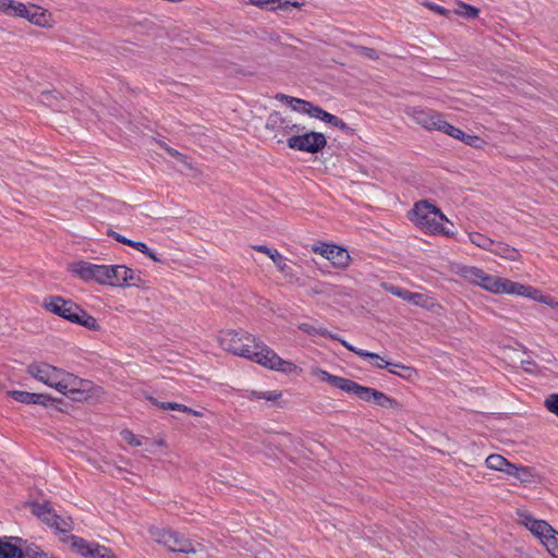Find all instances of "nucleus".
Wrapping results in <instances>:
<instances>
[{"mask_svg":"<svg viewBox=\"0 0 558 558\" xmlns=\"http://www.w3.org/2000/svg\"><path fill=\"white\" fill-rule=\"evenodd\" d=\"M220 345L228 352L254 361L269 369L287 372L292 363L282 360L274 350L245 332L229 329L221 331Z\"/></svg>","mask_w":558,"mask_h":558,"instance_id":"1","label":"nucleus"},{"mask_svg":"<svg viewBox=\"0 0 558 558\" xmlns=\"http://www.w3.org/2000/svg\"><path fill=\"white\" fill-rule=\"evenodd\" d=\"M44 306L47 311L92 331H99L101 326L97 319L72 300L60 295H50L45 299Z\"/></svg>","mask_w":558,"mask_h":558,"instance_id":"2","label":"nucleus"},{"mask_svg":"<svg viewBox=\"0 0 558 558\" xmlns=\"http://www.w3.org/2000/svg\"><path fill=\"white\" fill-rule=\"evenodd\" d=\"M411 215L410 219L429 234H437V231H441V221L448 222L442 211L426 199L415 203Z\"/></svg>","mask_w":558,"mask_h":558,"instance_id":"3","label":"nucleus"},{"mask_svg":"<svg viewBox=\"0 0 558 558\" xmlns=\"http://www.w3.org/2000/svg\"><path fill=\"white\" fill-rule=\"evenodd\" d=\"M27 374L38 381L54 388L57 391H63L66 384L72 386L70 380H75L74 375L48 363H32L27 366Z\"/></svg>","mask_w":558,"mask_h":558,"instance_id":"4","label":"nucleus"},{"mask_svg":"<svg viewBox=\"0 0 558 558\" xmlns=\"http://www.w3.org/2000/svg\"><path fill=\"white\" fill-rule=\"evenodd\" d=\"M149 535L156 543L165 546L170 551L181 554L197 553L191 539L171 529L151 527L149 529Z\"/></svg>","mask_w":558,"mask_h":558,"instance_id":"5","label":"nucleus"},{"mask_svg":"<svg viewBox=\"0 0 558 558\" xmlns=\"http://www.w3.org/2000/svg\"><path fill=\"white\" fill-rule=\"evenodd\" d=\"M320 379L330 384L333 387H337L348 393L355 395L359 399L367 402L373 401V397L375 395L374 388L362 386L351 379L331 375L326 371H319Z\"/></svg>","mask_w":558,"mask_h":558,"instance_id":"6","label":"nucleus"},{"mask_svg":"<svg viewBox=\"0 0 558 558\" xmlns=\"http://www.w3.org/2000/svg\"><path fill=\"white\" fill-rule=\"evenodd\" d=\"M287 145L293 150L317 154L326 147L327 141L323 133L310 131L288 137Z\"/></svg>","mask_w":558,"mask_h":558,"instance_id":"7","label":"nucleus"},{"mask_svg":"<svg viewBox=\"0 0 558 558\" xmlns=\"http://www.w3.org/2000/svg\"><path fill=\"white\" fill-rule=\"evenodd\" d=\"M60 541L62 543H70L72 549L84 558H117L109 548L97 543H89L76 535H68L61 537Z\"/></svg>","mask_w":558,"mask_h":558,"instance_id":"8","label":"nucleus"},{"mask_svg":"<svg viewBox=\"0 0 558 558\" xmlns=\"http://www.w3.org/2000/svg\"><path fill=\"white\" fill-rule=\"evenodd\" d=\"M71 271L83 281H95L99 284H107L108 265H97L89 262L80 260L73 263L70 267Z\"/></svg>","mask_w":558,"mask_h":558,"instance_id":"9","label":"nucleus"},{"mask_svg":"<svg viewBox=\"0 0 558 558\" xmlns=\"http://www.w3.org/2000/svg\"><path fill=\"white\" fill-rule=\"evenodd\" d=\"M276 99L284 101L291 106L294 111L308 114L310 117L316 118L324 122H327L331 116V113L325 111L323 108L315 106L313 102L304 99L295 98L284 94H277Z\"/></svg>","mask_w":558,"mask_h":558,"instance_id":"10","label":"nucleus"},{"mask_svg":"<svg viewBox=\"0 0 558 558\" xmlns=\"http://www.w3.org/2000/svg\"><path fill=\"white\" fill-rule=\"evenodd\" d=\"M412 118L422 128L428 131H440L444 133L447 121L444 120V116L433 109L427 108H414L412 110Z\"/></svg>","mask_w":558,"mask_h":558,"instance_id":"11","label":"nucleus"},{"mask_svg":"<svg viewBox=\"0 0 558 558\" xmlns=\"http://www.w3.org/2000/svg\"><path fill=\"white\" fill-rule=\"evenodd\" d=\"M313 251L319 253L338 268H344L349 265L350 255L348 251L338 245L324 243L320 246H314Z\"/></svg>","mask_w":558,"mask_h":558,"instance_id":"12","label":"nucleus"},{"mask_svg":"<svg viewBox=\"0 0 558 558\" xmlns=\"http://www.w3.org/2000/svg\"><path fill=\"white\" fill-rule=\"evenodd\" d=\"M518 515L519 522L542 541L548 536V533H555V530L546 521L534 519L527 511H519Z\"/></svg>","mask_w":558,"mask_h":558,"instance_id":"13","label":"nucleus"},{"mask_svg":"<svg viewBox=\"0 0 558 558\" xmlns=\"http://www.w3.org/2000/svg\"><path fill=\"white\" fill-rule=\"evenodd\" d=\"M75 380L68 379L69 383H71L70 386L66 384V388L63 389V391H60V393L64 396H69L73 401H84L89 398V391L92 388V383L89 380L82 379L74 375Z\"/></svg>","mask_w":558,"mask_h":558,"instance_id":"14","label":"nucleus"},{"mask_svg":"<svg viewBox=\"0 0 558 558\" xmlns=\"http://www.w3.org/2000/svg\"><path fill=\"white\" fill-rule=\"evenodd\" d=\"M8 396L13 398L15 401L24 403V404H41L45 407L52 405L57 399L52 398L49 395L45 393H34L22 390H10L8 391Z\"/></svg>","mask_w":558,"mask_h":558,"instance_id":"15","label":"nucleus"},{"mask_svg":"<svg viewBox=\"0 0 558 558\" xmlns=\"http://www.w3.org/2000/svg\"><path fill=\"white\" fill-rule=\"evenodd\" d=\"M375 361V366L378 368H386L389 373L397 375L401 378L412 380L417 376V372L414 367L405 366L399 363H391L385 361L381 356Z\"/></svg>","mask_w":558,"mask_h":558,"instance_id":"16","label":"nucleus"},{"mask_svg":"<svg viewBox=\"0 0 558 558\" xmlns=\"http://www.w3.org/2000/svg\"><path fill=\"white\" fill-rule=\"evenodd\" d=\"M384 288L387 292L396 295L404 301L410 302L411 304L417 306H426V296L422 293L411 292L404 288L395 286V284H384Z\"/></svg>","mask_w":558,"mask_h":558,"instance_id":"17","label":"nucleus"},{"mask_svg":"<svg viewBox=\"0 0 558 558\" xmlns=\"http://www.w3.org/2000/svg\"><path fill=\"white\" fill-rule=\"evenodd\" d=\"M253 248L257 252L264 253L271 258L276 267L289 278L293 277V269L286 263V258L275 248H269L266 245H254Z\"/></svg>","mask_w":558,"mask_h":558,"instance_id":"18","label":"nucleus"},{"mask_svg":"<svg viewBox=\"0 0 558 558\" xmlns=\"http://www.w3.org/2000/svg\"><path fill=\"white\" fill-rule=\"evenodd\" d=\"M266 129L274 132L275 136L289 134V120L278 111L271 112L266 120Z\"/></svg>","mask_w":558,"mask_h":558,"instance_id":"19","label":"nucleus"},{"mask_svg":"<svg viewBox=\"0 0 558 558\" xmlns=\"http://www.w3.org/2000/svg\"><path fill=\"white\" fill-rule=\"evenodd\" d=\"M31 511L34 515H36L49 527L52 526L53 522L57 520V517L59 515L56 513V511L52 509L49 502H32Z\"/></svg>","mask_w":558,"mask_h":558,"instance_id":"20","label":"nucleus"},{"mask_svg":"<svg viewBox=\"0 0 558 558\" xmlns=\"http://www.w3.org/2000/svg\"><path fill=\"white\" fill-rule=\"evenodd\" d=\"M22 542L20 537H0V558H24V548L11 541Z\"/></svg>","mask_w":558,"mask_h":558,"instance_id":"21","label":"nucleus"},{"mask_svg":"<svg viewBox=\"0 0 558 558\" xmlns=\"http://www.w3.org/2000/svg\"><path fill=\"white\" fill-rule=\"evenodd\" d=\"M444 133L453 138L460 140L464 144L475 148H480L484 144V141L481 137L476 135L466 134L462 130L451 125L450 123H447Z\"/></svg>","mask_w":558,"mask_h":558,"instance_id":"22","label":"nucleus"},{"mask_svg":"<svg viewBox=\"0 0 558 558\" xmlns=\"http://www.w3.org/2000/svg\"><path fill=\"white\" fill-rule=\"evenodd\" d=\"M41 101L57 111H63L68 108L65 98L57 90L43 92Z\"/></svg>","mask_w":558,"mask_h":558,"instance_id":"23","label":"nucleus"},{"mask_svg":"<svg viewBox=\"0 0 558 558\" xmlns=\"http://www.w3.org/2000/svg\"><path fill=\"white\" fill-rule=\"evenodd\" d=\"M250 4L265 8L270 5L271 10H289V8H301L302 3L291 0H247Z\"/></svg>","mask_w":558,"mask_h":558,"instance_id":"24","label":"nucleus"},{"mask_svg":"<svg viewBox=\"0 0 558 558\" xmlns=\"http://www.w3.org/2000/svg\"><path fill=\"white\" fill-rule=\"evenodd\" d=\"M148 400L150 403L161 410H173V411H180L183 413H187L194 416H202V413L199 411H196L192 408H189L184 404L178 403V402H162L158 401L157 399L153 397H148Z\"/></svg>","mask_w":558,"mask_h":558,"instance_id":"25","label":"nucleus"},{"mask_svg":"<svg viewBox=\"0 0 558 558\" xmlns=\"http://www.w3.org/2000/svg\"><path fill=\"white\" fill-rule=\"evenodd\" d=\"M7 14L11 16L25 17L32 23L40 25V21L35 19L36 14H31V11L26 8V5L21 2H15L12 0V9H9Z\"/></svg>","mask_w":558,"mask_h":558,"instance_id":"26","label":"nucleus"},{"mask_svg":"<svg viewBox=\"0 0 558 558\" xmlns=\"http://www.w3.org/2000/svg\"><path fill=\"white\" fill-rule=\"evenodd\" d=\"M505 279L485 274L481 287L493 293H502Z\"/></svg>","mask_w":558,"mask_h":558,"instance_id":"27","label":"nucleus"},{"mask_svg":"<svg viewBox=\"0 0 558 558\" xmlns=\"http://www.w3.org/2000/svg\"><path fill=\"white\" fill-rule=\"evenodd\" d=\"M374 404L386 408V409H393L399 411L401 409V404L393 398L388 397L381 391L375 390V395L373 397Z\"/></svg>","mask_w":558,"mask_h":558,"instance_id":"28","label":"nucleus"},{"mask_svg":"<svg viewBox=\"0 0 558 558\" xmlns=\"http://www.w3.org/2000/svg\"><path fill=\"white\" fill-rule=\"evenodd\" d=\"M501 472L512 475L520 481H525L530 475V471L526 466H518L506 459Z\"/></svg>","mask_w":558,"mask_h":558,"instance_id":"29","label":"nucleus"},{"mask_svg":"<svg viewBox=\"0 0 558 558\" xmlns=\"http://www.w3.org/2000/svg\"><path fill=\"white\" fill-rule=\"evenodd\" d=\"M125 274L124 265H108V286L122 287V278Z\"/></svg>","mask_w":558,"mask_h":558,"instance_id":"30","label":"nucleus"},{"mask_svg":"<svg viewBox=\"0 0 558 558\" xmlns=\"http://www.w3.org/2000/svg\"><path fill=\"white\" fill-rule=\"evenodd\" d=\"M495 254L508 258L510 260H515L518 258V251L513 247H510L507 244L504 243H497L493 246V250H490Z\"/></svg>","mask_w":558,"mask_h":558,"instance_id":"31","label":"nucleus"},{"mask_svg":"<svg viewBox=\"0 0 558 558\" xmlns=\"http://www.w3.org/2000/svg\"><path fill=\"white\" fill-rule=\"evenodd\" d=\"M485 271L477 267H465L462 270V276L470 282L481 286L485 276Z\"/></svg>","mask_w":558,"mask_h":558,"instance_id":"32","label":"nucleus"},{"mask_svg":"<svg viewBox=\"0 0 558 558\" xmlns=\"http://www.w3.org/2000/svg\"><path fill=\"white\" fill-rule=\"evenodd\" d=\"M51 529H54L57 532L61 534H64L63 537H65L68 536L66 533L73 530V521L70 517L58 515Z\"/></svg>","mask_w":558,"mask_h":558,"instance_id":"33","label":"nucleus"},{"mask_svg":"<svg viewBox=\"0 0 558 558\" xmlns=\"http://www.w3.org/2000/svg\"><path fill=\"white\" fill-rule=\"evenodd\" d=\"M299 329L302 330L304 333H307L310 336H323V337H330L331 339H338L336 336H332L328 330L316 327L314 325L303 323L299 326Z\"/></svg>","mask_w":558,"mask_h":558,"instance_id":"34","label":"nucleus"},{"mask_svg":"<svg viewBox=\"0 0 558 558\" xmlns=\"http://www.w3.org/2000/svg\"><path fill=\"white\" fill-rule=\"evenodd\" d=\"M470 240L476 246L482 247L487 251L493 250V246L495 245L493 240H490L486 235L478 233V232L470 233Z\"/></svg>","mask_w":558,"mask_h":558,"instance_id":"35","label":"nucleus"},{"mask_svg":"<svg viewBox=\"0 0 558 558\" xmlns=\"http://www.w3.org/2000/svg\"><path fill=\"white\" fill-rule=\"evenodd\" d=\"M456 13L466 19H476L480 10L471 4L460 2L456 9Z\"/></svg>","mask_w":558,"mask_h":558,"instance_id":"36","label":"nucleus"},{"mask_svg":"<svg viewBox=\"0 0 558 558\" xmlns=\"http://www.w3.org/2000/svg\"><path fill=\"white\" fill-rule=\"evenodd\" d=\"M504 286H505V290H502V293L523 295V296H524V294L526 292V288H527V286H524V284H521L518 282H513L509 279H505Z\"/></svg>","mask_w":558,"mask_h":558,"instance_id":"37","label":"nucleus"},{"mask_svg":"<svg viewBox=\"0 0 558 558\" xmlns=\"http://www.w3.org/2000/svg\"><path fill=\"white\" fill-rule=\"evenodd\" d=\"M24 558H56L48 553L43 551L38 546L32 544L24 548Z\"/></svg>","mask_w":558,"mask_h":558,"instance_id":"38","label":"nucleus"},{"mask_svg":"<svg viewBox=\"0 0 558 558\" xmlns=\"http://www.w3.org/2000/svg\"><path fill=\"white\" fill-rule=\"evenodd\" d=\"M342 345L348 349L351 352H354L356 355L363 357V359H371V360H378L380 356L377 353L368 352L366 350L357 349L353 347L352 344L348 343L344 340H340Z\"/></svg>","mask_w":558,"mask_h":558,"instance_id":"39","label":"nucleus"},{"mask_svg":"<svg viewBox=\"0 0 558 558\" xmlns=\"http://www.w3.org/2000/svg\"><path fill=\"white\" fill-rule=\"evenodd\" d=\"M505 461L506 458L500 454H490L486 458L485 464L488 469L501 472Z\"/></svg>","mask_w":558,"mask_h":558,"instance_id":"40","label":"nucleus"},{"mask_svg":"<svg viewBox=\"0 0 558 558\" xmlns=\"http://www.w3.org/2000/svg\"><path fill=\"white\" fill-rule=\"evenodd\" d=\"M542 543L549 553L553 555L558 554V532L555 531V533H548V536H545Z\"/></svg>","mask_w":558,"mask_h":558,"instance_id":"41","label":"nucleus"},{"mask_svg":"<svg viewBox=\"0 0 558 558\" xmlns=\"http://www.w3.org/2000/svg\"><path fill=\"white\" fill-rule=\"evenodd\" d=\"M125 274H123L122 286H138L141 281L140 276L135 271L124 265Z\"/></svg>","mask_w":558,"mask_h":558,"instance_id":"42","label":"nucleus"},{"mask_svg":"<svg viewBox=\"0 0 558 558\" xmlns=\"http://www.w3.org/2000/svg\"><path fill=\"white\" fill-rule=\"evenodd\" d=\"M355 50H356L357 54L368 58L371 60H377L379 58L378 52L374 48L356 46Z\"/></svg>","mask_w":558,"mask_h":558,"instance_id":"43","label":"nucleus"},{"mask_svg":"<svg viewBox=\"0 0 558 558\" xmlns=\"http://www.w3.org/2000/svg\"><path fill=\"white\" fill-rule=\"evenodd\" d=\"M545 407L547 410L556 415H558V393H551L545 400Z\"/></svg>","mask_w":558,"mask_h":558,"instance_id":"44","label":"nucleus"},{"mask_svg":"<svg viewBox=\"0 0 558 558\" xmlns=\"http://www.w3.org/2000/svg\"><path fill=\"white\" fill-rule=\"evenodd\" d=\"M326 123L331 124L332 126H336L342 131L350 132L351 128L339 117L331 114L330 119Z\"/></svg>","mask_w":558,"mask_h":558,"instance_id":"45","label":"nucleus"},{"mask_svg":"<svg viewBox=\"0 0 558 558\" xmlns=\"http://www.w3.org/2000/svg\"><path fill=\"white\" fill-rule=\"evenodd\" d=\"M122 437L130 445H133V446H136V447L142 445L141 440L137 439L135 437V435L132 432H130V430H123L122 432Z\"/></svg>","mask_w":558,"mask_h":558,"instance_id":"46","label":"nucleus"},{"mask_svg":"<svg viewBox=\"0 0 558 558\" xmlns=\"http://www.w3.org/2000/svg\"><path fill=\"white\" fill-rule=\"evenodd\" d=\"M282 396L281 391L271 390L263 392L262 399L275 402Z\"/></svg>","mask_w":558,"mask_h":558,"instance_id":"47","label":"nucleus"},{"mask_svg":"<svg viewBox=\"0 0 558 558\" xmlns=\"http://www.w3.org/2000/svg\"><path fill=\"white\" fill-rule=\"evenodd\" d=\"M425 5L430 11H434V12L440 14V15H446L447 12H448L444 7H441V5L437 4V3H434V2H426Z\"/></svg>","mask_w":558,"mask_h":558,"instance_id":"48","label":"nucleus"},{"mask_svg":"<svg viewBox=\"0 0 558 558\" xmlns=\"http://www.w3.org/2000/svg\"><path fill=\"white\" fill-rule=\"evenodd\" d=\"M108 235L112 236L116 241H118V242H120L122 244H125V245H129L130 242H131L130 239L121 235L120 233H118V232H116V231H113L111 229L108 231Z\"/></svg>","mask_w":558,"mask_h":558,"instance_id":"49","label":"nucleus"},{"mask_svg":"<svg viewBox=\"0 0 558 558\" xmlns=\"http://www.w3.org/2000/svg\"><path fill=\"white\" fill-rule=\"evenodd\" d=\"M129 246L137 250L141 253H148V246L144 242L131 240Z\"/></svg>","mask_w":558,"mask_h":558,"instance_id":"50","label":"nucleus"},{"mask_svg":"<svg viewBox=\"0 0 558 558\" xmlns=\"http://www.w3.org/2000/svg\"><path fill=\"white\" fill-rule=\"evenodd\" d=\"M166 150H167V153H168L171 157H173V158L178 159V160H179V161H181V162H185V158H186V157H185V155L181 154V153H180V151H178L177 149H174V148H172V147L167 146V147H166Z\"/></svg>","mask_w":558,"mask_h":558,"instance_id":"51","label":"nucleus"},{"mask_svg":"<svg viewBox=\"0 0 558 558\" xmlns=\"http://www.w3.org/2000/svg\"><path fill=\"white\" fill-rule=\"evenodd\" d=\"M522 367L527 373H534L536 367H537V365L532 360H524V361H522Z\"/></svg>","mask_w":558,"mask_h":558,"instance_id":"52","label":"nucleus"},{"mask_svg":"<svg viewBox=\"0 0 558 558\" xmlns=\"http://www.w3.org/2000/svg\"><path fill=\"white\" fill-rule=\"evenodd\" d=\"M539 294L541 292L537 289L527 286L524 296L537 301Z\"/></svg>","mask_w":558,"mask_h":558,"instance_id":"53","label":"nucleus"},{"mask_svg":"<svg viewBox=\"0 0 558 558\" xmlns=\"http://www.w3.org/2000/svg\"><path fill=\"white\" fill-rule=\"evenodd\" d=\"M304 130H305V126L300 125V124H294L291 122V120H289V133L295 132L296 134H302L301 132L304 133Z\"/></svg>","mask_w":558,"mask_h":558,"instance_id":"54","label":"nucleus"},{"mask_svg":"<svg viewBox=\"0 0 558 558\" xmlns=\"http://www.w3.org/2000/svg\"><path fill=\"white\" fill-rule=\"evenodd\" d=\"M9 9H12V0H0V11L7 14Z\"/></svg>","mask_w":558,"mask_h":558,"instance_id":"55","label":"nucleus"},{"mask_svg":"<svg viewBox=\"0 0 558 558\" xmlns=\"http://www.w3.org/2000/svg\"><path fill=\"white\" fill-rule=\"evenodd\" d=\"M262 396H263V392L256 391V390H251V391H248L247 398L250 400H260Z\"/></svg>","mask_w":558,"mask_h":558,"instance_id":"56","label":"nucleus"},{"mask_svg":"<svg viewBox=\"0 0 558 558\" xmlns=\"http://www.w3.org/2000/svg\"><path fill=\"white\" fill-rule=\"evenodd\" d=\"M543 304L550 305L553 303V298L550 295L539 294L538 300Z\"/></svg>","mask_w":558,"mask_h":558,"instance_id":"57","label":"nucleus"},{"mask_svg":"<svg viewBox=\"0 0 558 558\" xmlns=\"http://www.w3.org/2000/svg\"><path fill=\"white\" fill-rule=\"evenodd\" d=\"M440 233V234H444L446 236H452L454 235V231H452L450 228H447L445 226L441 225V231H437V234Z\"/></svg>","mask_w":558,"mask_h":558,"instance_id":"58","label":"nucleus"},{"mask_svg":"<svg viewBox=\"0 0 558 558\" xmlns=\"http://www.w3.org/2000/svg\"><path fill=\"white\" fill-rule=\"evenodd\" d=\"M144 254L147 255L149 258H151L155 262H160V259L156 256V254L149 248H148V253H144Z\"/></svg>","mask_w":558,"mask_h":558,"instance_id":"59","label":"nucleus"}]
</instances>
